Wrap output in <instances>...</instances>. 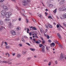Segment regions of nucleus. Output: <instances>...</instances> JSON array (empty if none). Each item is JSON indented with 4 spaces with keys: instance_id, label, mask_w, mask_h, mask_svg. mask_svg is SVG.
<instances>
[{
    "instance_id": "nucleus-28",
    "label": "nucleus",
    "mask_w": 66,
    "mask_h": 66,
    "mask_svg": "<svg viewBox=\"0 0 66 66\" xmlns=\"http://www.w3.org/2000/svg\"><path fill=\"white\" fill-rule=\"evenodd\" d=\"M31 59V57H28L27 58V61H29V60H30V59Z\"/></svg>"
},
{
    "instance_id": "nucleus-8",
    "label": "nucleus",
    "mask_w": 66,
    "mask_h": 66,
    "mask_svg": "<svg viewBox=\"0 0 66 66\" xmlns=\"http://www.w3.org/2000/svg\"><path fill=\"white\" fill-rule=\"evenodd\" d=\"M42 52H45V46H43V47L42 48Z\"/></svg>"
},
{
    "instance_id": "nucleus-19",
    "label": "nucleus",
    "mask_w": 66,
    "mask_h": 66,
    "mask_svg": "<svg viewBox=\"0 0 66 66\" xmlns=\"http://www.w3.org/2000/svg\"><path fill=\"white\" fill-rule=\"evenodd\" d=\"M17 31H19V30H20V28L19 27H18L16 28Z\"/></svg>"
},
{
    "instance_id": "nucleus-30",
    "label": "nucleus",
    "mask_w": 66,
    "mask_h": 66,
    "mask_svg": "<svg viewBox=\"0 0 66 66\" xmlns=\"http://www.w3.org/2000/svg\"><path fill=\"white\" fill-rule=\"evenodd\" d=\"M33 30H37V28H35L34 27H33Z\"/></svg>"
},
{
    "instance_id": "nucleus-14",
    "label": "nucleus",
    "mask_w": 66,
    "mask_h": 66,
    "mask_svg": "<svg viewBox=\"0 0 66 66\" xmlns=\"http://www.w3.org/2000/svg\"><path fill=\"white\" fill-rule=\"evenodd\" d=\"M57 35L58 37H59L60 39H61V35H60L59 33L57 34Z\"/></svg>"
},
{
    "instance_id": "nucleus-41",
    "label": "nucleus",
    "mask_w": 66,
    "mask_h": 66,
    "mask_svg": "<svg viewBox=\"0 0 66 66\" xmlns=\"http://www.w3.org/2000/svg\"><path fill=\"white\" fill-rule=\"evenodd\" d=\"M60 27V26H59V25L58 24H57V28H59Z\"/></svg>"
},
{
    "instance_id": "nucleus-58",
    "label": "nucleus",
    "mask_w": 66,
    "mask_h": 66,
    "mask_svg": "<svg viewBox=\"0 0 66 66\" xmlns=\"http://www.w3.org/2000/svg\"><path fill=\"white\" fill-rule=\"evenodd\" d=\"M55 44H57L58 42L57 41H55Z\"/></svg>"
},
{
    "instance_id": "nucleus-38",
    "label": "nucleus",
    "mask_w": 66,
    "mask_h": 66,
    "mask_svg": "<svg viewBox=\"0 0 66 66\" xmlns=\"http://www.w3.org/2000/svg\"><path fill=\"white\" fill-rule=\"evenodd\" d=\"M35 43H36V44H38V43H39V42L38 41H36L35 42Z\"/></svg>"
},
{
    "instance_id": "nucleus-6",
    "label": "nucleus",
    "mask_w": 66,
    "mask_h": 66,
    "mask_svg": "<svg viewBox=\"0 0 66 66\" xmlns=\"http://www.w3.org/2000/svg\"><path fill=\"white\" fill-rule=\"evenodd\" d=\"M61 19H66V15L65 14L62 16V17H60Z\"/></svg>"
},
{
    "instance_id": "nucleus-50",
    "label": "nucleus",
    "mask_w": 66,
    "mask_h": 66,
    "mask_svg": "<svg viewBox=\"0 0 66 66\" xmlns=\"http://www.w3.org/2000/svg\"><path fill=\"white\" fill-rule=\"evenodd\" d=\"M12 64V62H9L8 63V65H10V64Z\"/></svg>"
},
{
    "instance_id": "nucleus-36",
    "label": "nucleus",
    "mask_w": 66,
    "mask_h": 66,
    "mask_svg": "<svg viewBox=\"0 0 66 66\" xmlns=\"http://www.w3.org/2000/svg\"><path fill=\"white\" fill-rule=\"evenodd\" d=\"M26 44H27V45H28L29 46L31 45H30V44L29 43H26Z\"/></svg>"
},
{
    "instance_id": "nucleus-22",
    "label": "nucleus",
    "mask_w": 66,
    "mask_h": 66,
    "mask_svg": "<svg viewBox=\"0 0 66 66\" xmlns=\"http://www.w3.org/2000/svg\"><path fill=\"white\" fill-rule=\"evenodd\" d=\"M59 47L61 48V49H63V46H62V45H61L59 44Z\"/></svg>"
},
{
    "instance_id": "nucleus-55",
    "label": "nucleus",
    "mask_w": 66,
    "mask_h": 66,
    "mask_svg": "<svg viewBox=\"0 0 66 66\" xmlns=\"http://www.w3.org/2000/svg\"><path fill=\"white\" fill-rule=\"evenodd\" d=\"M48 29H46V30H45V31H46V33H47V31H48Z\"/></svg>"
},
{
    "instance_id": "nucleus-5",
    "label": "nucleus",
    "mask_w": 66,
    "mask_h": 66,
    "mask_svg": "<svg viewBox=\"0 0 66 66\" xmlns=\"http://www.w3.org/2000/svg\"><path fill=\"white\" fill-rule=\"evenodd\" d=\"M59 11H64L66 10V6H65L64 9L62 7L59 9Z\"/></svg>"
},
{
    "instance_id": "nucleus-16",
    "label": "nucleus",
    "mask_w": 66,
    "mask_h": 66,
    "mask_svg": "<svg viewBox=\"0 0 66 66\" xmlns=\"http://www.w3.org/2000/svg\"><path fill=\"white\" fill-rule=\"evenodd\" d=\"M4 28V27L2 26L0 28V30L2 31L3 30V28Z\"/></svg>"
},
{
    "instance_id": "nucleus-12",
    "label": "nucleus",
    "mask_w": 66,
    "mask_h": 66,
    "mask_svg": "<svg viewBox=\"0 0 66 66\" xmlns=\"http://www.w3.org/2000/svg\"><path fill=\"white\" fill-rule=\"evenodd\" d=\"M55 43H52L51 44V47H53L55 46Z\"/></svg>"
},
{
    "instance_id": "nucleus-32",
    "label": "nucleus",
    "mask_w": 66,
    "mask_h": 66,
    "mask_svg": "<svg viewBox=\"0 0 66 66\" xmlns=\"http://www.w3.org/2000/svg\"><path fill=\"white\" fill-rule=\"evenodd\" d=\"M26 22L27 23H28L29 22V20L27 19H26Z\"/></svg>"
},
{
    "instance_id": "nucleus-7",
    "label": "nucleus",
    "mask_w": 66,
    "mask_h": 66,
    "mask_svg": "<svg viewBox=\"0 0 66 66\" xmlns=\"http://www.w3.org/2000/svg\"><path fill=\"white\" fill-rule=\"evenodd\" d=\"M60 57L61 59H63L64 58H65V55L64 56V54H63V53H61Z\"/></svg>"
},
{
    "instance_id": "nucleus-53",
    "label": "nucleus",
    "mask_w": 66,
    "mask_h": 66,
    "mask_svg": "<svg viewBox=\"0 0 66 66\" xmlns=\"http://www.w3.org/2000/svg\"><path fill=\"white\" fill-rule=\"evenodd\" d=\"M22 41L23 42H25V40H23L22 39H21Z\"/></svg>"
},
{
    "instance_id": "nucleus-35",
    "label": "nucleus",
    "mask_w": 66,
    "mask_h": 66,
    "mask_svg": "<svg viewBox=\"0 0 66 66\" xmlns=\"http://www.w3.org/2000/svg\"><path fill=\"white\" fill-rule=\"evenodd\" d=\"M55 63L56 64H58V62H57V60L55 61Z\"/></svg>"
},
{
    "instance_id": "nucleus-48",
    "label": "nucleus",
    "mask_w": 66,
    "mask_h": 66,
    "mask_svg": "<svg viewBox=\"0 0 66 66\" xmlns=\"http://www.w3.org/2000/svg\"><path fill=\"white\" fill-rule=\"evenodd\" d=\"M19 45L20 47H21V46H22V45L21 44H19Z\"/></svg>"
},
{
    "instance_id": "nucleus-21",
    "label": "nucleus",
    "mask_w": 66,
    "mask_h": 66,
    "mask_svg": "<svg viewBox=\"0 0 66 66\" xmlns=\"http://www.w3.org/2000/svg\"><path fill=\"white\" fill-rule=\"evenodd\" d=\"M30 50H31V51H35V49L34 48H30Z\"/></svg>"
},
{
    "instance_id": "nucleus-3",
    "label": "nucleus",
    "mask_w": 66,
    "mask_h": 66,
    "mask_svg": "<svg viewBox=\"0 0 66 66\" xmlns=\"http://www.w3.org/2000/svg\"><path fill=\"white\" fill-rule=\"evenodd\" d=\"M4 21L6 23H10L11 22V21L9 19H4Z\"/></svg>"
},
{
    "instance_id": "nucleus-62",
    "label": "nucleus",
    "mask_w": 66,
    "mask_h": 66,
    "mask_svg": "<svg viewBox=\"0 0 66 66\" xmlns=\"http://www.w3.org/2000/svg\"><path fill=\"white\" fill-rule=\"evenodd\" d=\"M30 39H32V37H30Z\"/></svg>"
},
{
    "instance_id": "nucleus-33",
    "label": "nucleus",
    "mask_w": 66,
    "mask_h": 66,
    "mask_svg": "<svg viewBox=\"0 0 66 66\" xmlns=\"http://www.w3.org/2000/svg\"><path fill=\"white\" fill-rule=\"evenodd\" d=\"M42 28L41 29H40V32L42 33H43V30H42Z\"/></svg>"
},
{
    "instance_id": "nucleus-57",
    "label": "nucleus",
    "mask_w": 66,
    "mask_h": 66,
    "mask_svg": "<svg viewBox=\"0 0 66 66\" xmlns=\"http://www.w3.org/2000/svg\"><path fill=\"white\" fill-rule=\"evenodd\" d=\"M60 27H61V28H63V29H64V28L62 26H61V25H60Z\"/></svg>"
},
{
    "instance_id": "nucleus-20",
    "label": "nucleus",
    "mask_w": 66,
    "mask_h": 66,
    "mask_svg": "<svg viewBox=\"0 0 66 66\" xmlns=\"http://www.w3.org/2000/svg\"><path fill=\"white\" fill-rule=\"evenodd\" d=\"M53 6V5L52 4H50L49 5V7H52Z\"/></svg>"
},
{
    "instance_id": "nucleus-11",
    "label": "nucleus",
    "mask_w": 66,
    "mask_h": 66,
    "mask_svg": "<svg viewBox=\"0 0 66 66\" xmlns=\"http://www.w3.org/2000/svg\"><path fill=\"white\" fill-rule=\"evenodd\" d=\"M47 24L49 28H51V29H52V28H53V27L52 26V25L49 24L47 23Z\"/></svg>"
},
{
    "instance_id": "nucleus-2",
    "label": "nucleus",
    "mask_w": 66,
    "mask_h": 66,
    "mask_svg": "<svg viewBox=\"0 0 66 66\" xmlns=\"http://www.w3.org/2000/svg\"><path fill=\"white\" fill-rule=\"evenodd\" d=\"M30 2H31L30 0H24L23 1L22 4L24 6H26V5H28L29 3Z\"/></svg>"
},
{
    "instance_id": "nucleus-64",
    "label": "nucleus",
    "mask_w": 66,
    "mask_h": 66,
    "mask_svg": "<svg viewBox=\"0 0 66 66\" xmlns=\"http://www.w3.org/2000/svg\"><path fill=\"white\" fill-rule=\"evenodd\" d=\"M65 57V59L66 60V55H65L64 56V58Z\"/></svg>"
},
{
    "instance_id": "nucleus-54",
    "label": "nucleus",
    "mask_w": 66,
    "mask_h": 66,
    "mask_svg": "<svg viewBox=\"0 0 66 66\" xmlns=\"http://www.w3.org/2000/svg\"><path fill=\"white\" fill-rule=\"evenodd\" d=\"M4 6V4H2L1 5V6Z\"/></svg>"
},
{
    "instance_id": "nucleus-18",
    "label": "nucleus",
    "mask_w": 66,
    "mask_h": 66,
    "mask_svg": "<svg viewBox=\"0 0 66 66\" xmlns=\"http://www.w3.org/2000/svg\"><path fill=\"white\" fill-rule=\"evenodd\" d=\"M65 3V2L64 1H61L60 2V5H61V4H64Z\"/></svg>"
},
{
    "instance_id": "nucleus-46",
    "label": "nucleus",
    "mask_w": 66,
    "mask_h": 66,
    "mask_svg": "<svg viewBox=\"0 0 66 66\" xmlns=\"http://www.w3.org/2000/svg\"><path fill=\"white\" fill-rule=\"evenodd\" d=\"M46 49H47V50H49V47H46Z\"/></svg>"
},
{
    "instance_id": "nucleus-34",
    "label": "nucleus",
    "mask_w": 66,
    "mask_h": 66,
    "mask_svg": "<svg viewBox=\"0 0 66 66\" xmlns=\"http://www.w3.org/2000/svg\"><path fill=\"white\" fill-rule=\"evenodd\" d=\"M42 42L43 44H44L45 43V41H44V40H42Z\"/></svg>"
},
{
    "instance_id": "nucleus-56",
    "label": "nucleus",
    "mask_w": 66,
    "mask_h": 66,
    "mask_svg": "<svg viewBox=\"0 0 66 66\" xmlns=\"http://www.w3.org/2000/svg\"><path fill=\"white\" fill-rule=\"evenodd\" d=\"M33 40L34 42H36V39H35V38L33 39Z\"/></svg>"
},
{
    "instance_id": "nucleus-60",
    "label": "nucleus",
    "mask_w": 66,
    "mask_h": 66,
    "mask_svg": "<svg viewBox=\"0 0 66 66\" xmlns=\"http://www.w3.org/2000/svg\"><path fill=\"white\" fill-rule=\"evenodd\" d=\"M41 39L42 40V41H43V40H44V39H43V37H41Z\"/></svg>"
},
{
    "instance_id": "nucleus-4",
    "label": "nucleus",
    "mask_w": 66,
    "mask_h": 66,
    "mask_svg": "<svg viewBox=\"0 0 66 66\" xmlns=\"http://www.w3.org/2000/svg\"><path fill=\"white\" fill-rule=\"evenodd\" d=\"M17 7V9L18 10H20V13L21 14H22V13H24L25 12V11H24V10L23 9H20V10H19V8H18V7Z\"/></svg>"
},
{
    "instance_id": "nucleus-43",
    "label": "nucleus",
    "mask_w": 66,
    "mask_h": 66,
    "mask_svg": "<svg viewBox=\"0 0 66 66\" xmlns=\"http://www.w3.org/2000/svg\"><path fill=\"white\" fill-rule=\"evenodd\" d=\"M3 1H4V0H0V2H3Z\"/></svg>"
},
{
    "instance_id": "nucleus-29",
    "label": "nucleus",
    "mask_w": 66,
    "mask_h": 66,
    "mask_svg": "<svg viewBox=\"0 0 66 66\" xmlns=\"http://www.w3.org/2000/svg\"><path fill=\"white\" fill-rule=\"evenodd\" d=\"M39 47L40 48H41V47H43V45H42V44H40L39 45Z\"/></svg>"
},
{
    "instance_id": "nucleus-44",
    "label": "nucleus",
    "mask_w": 66,
    "mask_h": 66,
    "mask_svg": "<svg viewBox=\"0 0 66 66\" xmlns=\"http://www.w3.org/2000/svg\"><path fill=\"white\" fill-rule=\"evenodd\" d=\"M48 42H49V43H51V40L49 39L48 40Z\"/></svg>"
},
{
    "instance_id": "nucleus-15",
    "label": "nucleus",
    "mask_w": 66,
    "mask_h": 66,
    "mask_svg": "<svg viewBox=\"0 0 66 66\" xmlns=\"http://www.w3.org/2000/svg\"><path fill=\"white\" fill-rule=\"evenodd\" d=\"M9 61H2L3 63H6V64H7L9 63Z\"/></svg>"
},
{
    "instance_id": "nucleus-59",
    "label": "nucleus",
    "mask_w": 66,
    "mask_h": 66,
    "mask_svg": "<svg viewBox=\"0 0 66 66\" xmlns=\"http://www.w3.org/2000/svg\"><path fill=\"white\" fill-rule=\"evenodd\" d=\"M5 44L6 45H8L7 43L6 42H5Z\"/></svg>"
},
{
    "instance_id": "nucleus-23",
    "label": "nucleus",
    "mask_w": 66,
    "mask_h": 66,
    "mask_svg": "<svg viewBox=\"0 0 66 66\" xmlns=\"http://www.w3.org/2000/svg\"><path fill=\"white\" fill-rule=\"evenodd\" d=\"M56 10H57V9H56L55 10L53 11V12L55 14V13H56Z\"/></svg>"
},
{
    "instance_id": "nucleus-31",
    "label": "nucleus",
    "mask_w": 66,
    "mask_h": 66,
    "mask_svg": "<svg viewBox=\"0 0 66 66\" xmlns=\"http://www.w3.org/2000/svg\"><path fill=\"white\" fill-rule=\"evenodd\" d=\"M26 51H25L24 52H22V54H23V55H24V54H25L26 53Z\"/></svg>"
},
{
    "instance_id": "nucleus-13",
    "label": "nucleus",
    "mask_w": 66,
    "mask_h": 66,
    "mask_svg": "<svg viewBox=\"0 0 66 66\" xmlns=\"http://www.w3.org/2000/svg\"><path fill=\"white\" fill-rule=\"evenodd\" d=\"M8 26L10 28H12V24L11 22L8 24Z\"/></svg>"
},
{
    "instance_id": "nucleus-1",
    "label": "nucleus",
    "mask_w": 66,
    "mask_h": 66,
    "mask_svg": "<svg viewBox=\"0 0 66 66\" xmlns=\"http://www.w3.org/2000/svg\"><path fill=\"white\" fill-rule=\"evenodd\" d=\"M1 14L3 15V16L2 17V18H4L5 17L6 18H9L12 15V13L11 12H6L4 10H2L1 12Z\"/></svg>"
},
{
    "instance_id": "nucleus-42",
    "label": "nucleus",
    "mask_w": 66,
    "mask_h": 66,
    "mask_svg": "<svg viewBox=\"0 0 66 66\" xmlns=\"http://www.w3.org/2000/svg\"><path fill=\"white\" fill-rule=\"evenodd\" d=\"M10 11H11V12H13V9L11 8H10Z\"/></svg>"
},
{
    "instance_id": "nucleus-24",
    "label": "nucleus",
    "mask_w": 66,
    "mask_h": 66,
    "mask_svg": "<svg viewBox=\"0 0 66 66\" xmlns=\"http://www.w3.org/2000/svg\"><path fill=\"white\" fill-rule=\"evenodd\" d=\"M38 16L40 17V18H42V17L43 16L42 15L40 14H38Z\"/></svg>"
},
{
    "instance_id": "nucleus-25",
    "label": "nucleus",
    "mask_w": 66,
    "mask_h": 66,
    "mask_svg": "<svg viewBox=\"0 0 66 66\" xmlns=\"http://www.w3.org/2000/svg\"><path fill=\"white\" fill-rule=\"evenodd\" d=\"M36 35H37V34H36V33H35V37H36V38H38V37Z\"/></svg>"
},
{
    "instance_id": "nucleus-45",
    "label": "nucleus",
    "mask_w": 66,
    "mask_h": 66,
    "mask_svg": "<svg viewBox=\"0 0 66 66\" xmlns=\"http://www.w3.org/2000/svg\"><path fill=\"white\" fill-rule=\"evenodd\" d=\"M63 26H65V27H66V24H65V23H63Z\"/></svg>"
},
{
    "instance_id": "nucleus-10",
    "label": "nucleus",
    "mask_w": 66,
    "mask_h": 66,
    "mask_svg": "<svg viewBox=\"0 0 66 66\" xmlns=\"http://www.w3.org/2000/svg\"><path fill=\"white\" fill-rule=\"evenodd\" d=\"M11 33L12 34H13V35H16V33L15 31L13 30H12L11 31Z\"/></svg>"
},
{
    "instance_id": "nucleus-49",
    "label": "nucleus",
    "mask_w": 66,
    "mask_h": 66,
    "mask_svg": "<svg viewBox=\"0 0 66 66\" xmlns=\"http://www.w3.org/2000/svg\"><path fill=\"white\" fill-rule=\"evenodd\" d=\"M45 26L46 28H48V26L47 25H45Z\"/></svg>"
},
{
    "instance_id": "nucleus-39",
    "label": "nucleus",
    "mask_w": 66,
    "mask_h": 66,
    "mask_svg": "<svg viewBox=\"0 0 66 66\" xmlns=\"http://www.w3.org/2000/svg\"><path fill=\"white\" fill-rule=\"evenodd\" d=\"M33 21L34 22H35V23H36V20H35V19H33Z\"/></svg>"
},
{
    "instance_id": "nucleus-63",
    "label": "nucleus",
    "mask_w": 66,
    "mask_h": 66,
    "mask_svg": "<svg viewBox=\"0 0 66 66\" xmlns=\"http://www.w3.org/2000/svg\"><path fill=\"white\" fill-rule=\"evenodd\" d=\"M15 55V53H13V54H12V55H13V56H14Z\"/></svg>"
},
{
    "instance_id": "nucleus-40",
    "label": "nucleus",
    "mask_w": 66,
    "mask_h": 66,
    "mask_svg": "<svg viewBox=\"0 0 66 66\" xmlns=\"http://www.w3.org/2000/svg\"><path fill=\"white\" fill-rule=\"evenodd\" d=\"M47 38L48 39H49V38H50V37H49V36L47 35Z\"/></svg>"
},
{
    "instance_id": "nucleus-17",
    "label": "nucleus",
    "mask_w": 66,
    "mask_h": 66,
    "mask_svg": "<svg viewBox=\"0 0 66 66\" xmlns=\"http://www.w3.org/2000/svg\"><path fill=\"white\" fill-rule=\"evenodd\" d=\"M3 24V22L1 20H0V25H2Z\"/></svg>"
},
{
    "instance_id": "nucleus-26",
    "label": "nucleus",
    "mask_w": 66,
    "mask_h": 66,
    "mask_svg": "<svg viewBox=\"0 0 66 66\" xmlns=\"http://www.w3.org/2000/svg\"><path fill=\"white\" fill-rule=\"evenodd\" d=\"M17 20V19H13L12 20V21L13 22H14V21H16Z\"/></svg>"
},
{
    "instance_id": "nucleus-47",
    "label": "nucleus",
    "mask_w": 66,
    "mask_h": 66,
    "mask_svg": "<svg viewBox=\"0 0 66 66\" xmlns=\"http://www.w3.org/2000/svg\"><path fill=\"white\" fill-rule=\"evenodd\" d=\"M47 61H48V60H44V62H47Z\"/></svg>"
},
{
    "instance_id": "nucleus-27",
    "label": "nucleus",
    "mask_w": 66,
    "mask_h": 66,
    "mask_svg": "<svg viewBox=\"0 0 66 66\" xmlns=\"http://www.w3.org/2000/svg\"><path fill=\"white\" fill-rule=\"evenodd\" d=\"M17 56V57H20V56H21V55L19 54H18Z\"/></svg>"
},
{
    "instance_id": "nucleus-37",
    "label": "nucleus",
    "mask_w": 66,
    "mask_h": 66,
    "mask_svg": "<svg viewBox=\"0 0 66 66\" xmlns=\"http://www.w3.org/2000/svg\"><path fill=\"white\" fill-rule=\"evenodd\" d=\"M43 33L44 34H45V33H46V30H44L43 31Z\"/></svg>"
},
{
    "instance_id": "nucleus-9",
    "label": "nucleus",
    "mask_w": 66,
    "mask_h": 66,
    "mask_svg": "<svg viewBox=\"0 0 66 66\" xmlns=\"http://www.w3.org/2000/svg\"><path fill=\"white\" fill-rule=\"evenodd\" d=\"M3 9H4V10H9L7 7L5 6H3Z\"/></svg>"
},
{
    "instance_id": "nucleus-52",
    "label": "nucleus",
    "mask_w": 66,
    "mask_h": 66,
    "mask_svg": "<svg viewBox=\"0 0 66 66\" xmlns=\"http://www.w3.org/2000/svg\"><path fill=\"white\" fill-rule=\"evenodd\" d=\"M21 18H19V21H21Z\"/></svg>"
},
{
    "instance_id": "nucleus-51",
    "label": "nucleus",
    "mask_w": 66,
    "mask_h": 66,
    "mask_svg": "<svg viewBox=\"0 0 66 66\" xmlns=\"http://www.w3.org/2000/svg\"><path fill=\"white\" fill-rule=\"evenodd\" d=\"M11 1L13 2H16V1H15V0H11Z\"/></svg>"
},
{
    "instance_id": "nucleus-61",
    "label": "nucleus",
    "mask_w": 66,
    "mask_h": 66,
    "mask_svg": "<svg viewBox=\"0 0 66 66\" xmlns=\"http://www.w3.org/2000/svg\"><path fill=\"white\" fill-rule=\"evenodd\" d=\"M8 54V57H10V54Z\"/></svg>"
}]
</instances>
